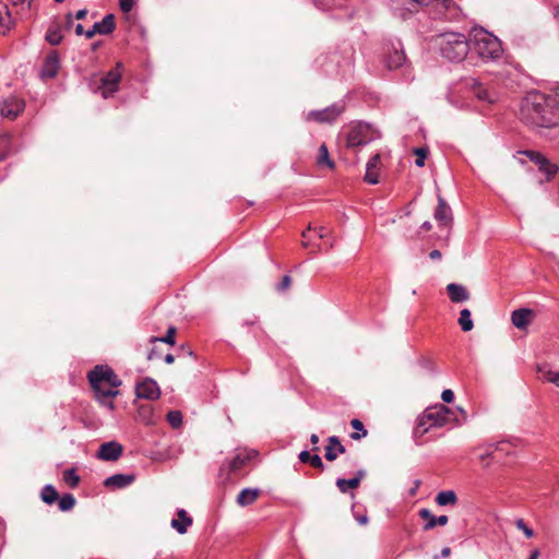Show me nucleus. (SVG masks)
<instances>
[{
  "label": "nucleus",
  "instance_id": "obj_1",
  "mask_svg": "<svg viewBox=\"0 0 559 559\" xmlns=\"http://www.w3.org/2000/svg\"><path fill=\"white\" fill-rule=\"evenodd\" d=\"M91 388L96 400L108 409L115 408L114 399L119 394L117 390L121 380L109 366H95L87 374Z\"/></svg>",
  "mask_w": 559,
  "mask_h": 559
},
{
  "label": "nucleus",
  "instance_id": "obj_2",
  "mask_svg": "<svg viewBox=\"0 0 559 559\" xmlns=\"http://www.w3.org/2000/svg\"><path fill=\"white\" fill-rule=\"evenodd\" d=\"M548 95L540 92L528 93L521 102L520 114L522 120L534 127L550 128L554 126V118L550 115Z\"/></svg>",
  "mask_w": 559,
  "mask_h": 559
},
{
  "label": "nucleus",
  "instance_id": "obj_3",
  "mask_svg": "<svg viewBox=\"0 0 559 559\" xmlns=\"http://www.w3.org/2000/svg\"><path fill=\"white\" fill-rule=\"evenodd\" d=\"M441 55L450 61H462L467 56L471 44L464 35L459 33H444L437 38Z\"/></svg>",
  "mask_w": 559,
  "mask_h": 559
},
{
  "label": "nucleus",
  "instance_id": "obj_4",
  "mask_svg": "<svg viewBox=\"0 0 559 559\" xmlns=\"http://www.w3.org/2000/svg\"><path fill=\"white\" fill-rule=\"evenodd\" d=\"M473 48L484 60H496L502 55L500 40L484 28L474 29Z\"/></svg>",
  "mask_w": 559,
  "mask_h": 559
},
{
  "label": "nucleus",
  "instance_id": "obj_5",
  "mask_svg": "<svg viewBox=\"0 0 559 559\" xmlns=\"http://www.w3.org/2000/svg\"><path fill=\"white\" fill-rule=\"evenodd\" d=\"M378 138L376 130L370 124L359 122L349 130L346 144L348 147L362 146Z\"/></svg>",
  "mask_w": 559,
  "mask_h": 559
},
{
  "label": "nucleus",
  "instance_id": "obj_6",
  "mask_svg": "<svg viewBox=\"0 0 559 559\" xmlns=\"http://www.w3.org/2000/svg\"><path fill=\"white\" fill-rule=\"evenodd\" d=\"M451 409L442 404H438L425 411L419 417V427L430 423V426L442 427L448 423V415Z\"/></svg>",
  "mask_w": 559,
  "mask_h": 559
},
{
  "label": "nucleus",
  "instance_id": "obj_7",
  "mask_svg": "<svg viewBox=\"0 0 559 559\" xmlns=\"http://www.w3.org/2000/svg\"><path fill=\"white\" fill-rule=\"evenodd\" d=\"M121 68L122 64L118 62L116 68L107 72L102 79L98 90L100 91L104 98L112 96L119 87L121 80Z\"/></svg>",
  "mask_w": 559,
  "mask_h": 559
},
{
  "label": "nucleus",
  "instance_id": "obj_8",
  "mask_svg": "<svg viewBox=\"0 0 559 559\" xmlns=\"http://www.w3.org/2000/svg\"><path fill=\"white\" fill-rule=\"evenodd\" d=\"M344 109L345 107L342 103H335L324 109L307 112L306 120L319 123H331L344 111Z\"/></svg>",
  "mask_w": 559,
  "mask_h": 559
},
{
  "label": "nucleus",
  "instance_id": "obj_9",
  "mask_svg": "<svg viewBox=\"0 0 559 559\" xmlns=\"http://www.w3.org/2000/svg\"><path fill=\"white\" fill-rule=\"evenodd\" d=\"M384 62L389 70L402 69L403 74L406 76L408 64L402 47L393 45L388 50Z\"/></svg>",
  "mask_w": 559,
  "mask_h": 559
},
{
  "label": "nucleus",
  "instance_id": "obj_10",
  "mask_svg": "<svg viewBox=\"0 0 559 559\" xmlns=\"http://www.w3.org/2000/svg\"><path fill=\"white\" fill-rule=\"evenodd\" d=\"M525 154L537 166L538 170L546 176V180H550L557 174L558 166L540 153L527 151Z\"/></svg>",
  "mask_w": 559,
  "mask_h": 559
},
{
  "label": "nucleus",
  "instance_id": "obj_11",
  "mask_svg": "<svg viewBox=\"0 0 559 559\" xmlns=\"http://www.w3.org/2000/svg\"><path fill=\"white\" fill-rule=\"evenodd\" d=\"M135 394L140 399L154 401L159 397L160 390L155 380L152 378H145L143 381L136 384Z\"/></svg>",
  "mask_w": 559,
  "mask_h": 559
},
{
  "label": "nucleus",
  "instance_id": "obj_12",
  "mask_svg": "<svg viewBox=\"0 0 559 559\" xmlns=\"http://www.w3.org/2000/svg\"><path fill=\"white\" fill-rule=\"evenodd\" d=\"M123 452V447L117 441L104 442L100 444L97 457L103 461H117Z\"/></svg>",
  "mask_w": 559,
  "mask_h": 559
},
{
  "label": "nucleus",
  "instance_id": "obj_13",
  "mask_svg": "<svg viewBox=\"0 0 559 559\" xmlns=\"http://www.w3.org/2000/svg\"><path fill=\"white\" fill-rule=\"evenodd\" d=\"M116 23L114 14H107L100 22H96L93 27L85 32L86 38H92L96 34L109 35L115 31Z\"/></svg>",
  "mask_w": 559,
  "mask_h": 559
},
{
  "label": "nucleus",
  "instance_id": "obj_14",
  "mask_svg": "<svg viewBox=\"0 0 559 559\" xmlns=\"http://www.w3.org/2000/svg\"><path fill=\"white\" fill-rule=\"evenodd\" d=\"M24 109L23 100L16 97L5 99L1 106V115L9 119H14Z\"/></svg>",
  "mask_w": 559,
  "mask_h": 559
},
{
  "label": "nucleus",
  "instance_id": "obj_15",
  "mask_svg": "<svg viewBox=\"0 0 559 559\" xmlns=\"http://www.w3.org/2000/svg\"><path fill=\"white\" fill-rule=\"evenodd\" d=\"M467 85L473 91L474 95L483 102L487 103H495L498 98L497 94L495 92L488 91L486 87L483 86L480 82H478L476 79H471L467 81Z\"/></svg>",
  "mask_w": 559,
  "mask_h": 559
},
{
  "label": "nucleus",
  "instance_id": "obj_16",
  "mask_svg": "<svg viewBox=\"0 0 559 559\" xmlns=\"http://www.w3.org/2000/svg\"><path fill=\"white\" fill-rule=\"evenodd\" d=\"M435 219L440 226H447L452 222V211L441 195H438V205L435 210Z\"/></svg>",
  "mask_w": 559,
  "mask_h": 559
},
{
  "label": "nucleus",
  "instance_id": "obj_17",
  "mask_svg": "<svg viewBox=\"0 0 559 559\" xmlns=\"http://www.w3.org/2000/svg\"><path fill=\"white\" fill-rule=\"evenodd\" d=\"M445 289L452 302L460 304L471 298L469 292L462 284L450 283L447 285Z\"/></svg>",
  "mask_w": 559,
  "mask_h": 559
},
{
  "label": "nucleus",
  "instance_id": "obj_18",
  "mask_svg": "<svg viewBox=\"0 0 559 559\" xmlns=\"http://www.w3.org/2000/svg\"><path fill=\"white\" fill-rule=\"evenodd\" d=\"M134 479L133 474H115L104 480V486L112 489H121L130 486Z\"/></svg>",
  "mask_w": 559,
  "mask_h": 559
},
{
  "label": "nucleus",
  "instance_id": "obj_19",
  "mask_svg": "<svg viewBox=\"0 0 559 559\" xmlns=\"http://www.w3.org/2000/svg\"><path fill=\"white\" fill-rule=\"evenodd\" d=\"M536 371L544 382H549L559 388V370H556L550 364L545 362L538 365Z\"/></svg>",
  "mask_w": 559,
  "mask_h": 559
},
{
  "label": "nucleus",
  "instance_id": "obj_20",
  "mask_svg": "<svg viewBox=\"0 0 559 559\" xmlns=\"http://www.w3.org/2000/svg\"><path fill=\"white\" fill-rule=\"evenodd\" d=\"M533 317V310L527 308H521L512 312L511 320L514 326H516L520 330H524L530 324Z\"/></svg>",
  "mask_w": 559,
  "mask_h": 559
},
{
  "label": "nucleus",
  "instance_id": "obj_21",
  "mask_svg": "<svg viewBox=\"0 0 559 559\" xmlns=\"http://www.w3.org/2000/svg\"><path fill=\"white\" fill-rule=\"evenodd\" d=\"M59 69V56L56 51H51L45 60L44 67L41 69L43 78H55L57 75Z\"/></svg>",
  "mask_w": 559,
  "mask_h": 559
},
{
  "label": "nucleus",
  "instance_id": "obj_22",
  "mask_svg": "<svg viewBox=\"0 0 559 559\" xmlns=\"http://www.w3.org/2000/svg\"><path fill=\"white\" fill-rule=\"evenodd\" d=\"M178 519H173L170 526L176 530L179 534L187 533L188 528L192 525V518L188 515L186 510L180 509L177 512Z\"/></svg>",
  "mask_w": 559,
  "mask_h": 559
},
{
  "label": "nucleus",
  "instance_id": "obj_23",
  "mask_svg": "<svg viewBox=\"0 0 559 559\" xmlns=\"http://www.w3.org/2000/svg\"><path fill=\"white\" fill-rule=\"evenodd\" d=\"M419 516L427 520V523L424 526L425 531L432 530L437 525L444 526L449 521L447 515L435 516L428 509H421L419 511Z\"/></svg>",
  "mask_w": 559,
  "mask_h": 559
},
{
  "label": "nucleus",
  "instance_id": "obj_24",
  "mask_svg": "<svg viewBox=\"0 0 559 559\" xmlns=\"http://www.w3.org/2000/svg\"><path fill=\"white\" fill-rule=\"evenodd\" d=\"M345 447L341 443L340 439L335 436L329 438V444L325 447V459L334 461L338 453H344Z\"/></svg>",
  "mask_w": 559,
  "mask_h": 559
},
{
  "label": "nucleus",
  "instance_id": "obj_25",
  "mask_svg": "<svg viewBox=\"0 0 559 559\" xmlns=\"http://www.w3.org/2000/svg\"><path fill=\"white\" fill-rule=\"evenodd\" d=\"M257 451H242L235 455V457L229 462V468L231 472L239 471L248 461L253 459L257 455Z\"/></svg>",
  "mask_w": 559,
  "mask_h": 559
},
{
  "label": "nucleus",
  "instance_id": "obj_26",
  "mask_svg": "<svg viewBox=\"0 0 559 559\" xmlns=\"http://www.w3.org/2000/svg\"><path fill=\"white\" fill-rule=\"evenodd\" d=\"M259 495V489L245 488L239 492L236 501L240 507H247L252 504L258 499Z\"/></svg>",
  "mask_w": 559,
  "mask_h": 559
},
{
  "label": "nucleus",
  "instance_id": "obj_27",
  "mask_svg": "<svg viewBox=\"0 0 559 559\" xmlns=\"http://www.w3.org/2000/svg\"><path fill=\"white\" fill-rule=\"evenodd\" d=\"M63 36L61 33V26L57 23H53L49 26L47 33H46V40L52 45L57 46L61 43Z\"/></svg>",
  "mask_w": 559,
  "mask_h": 559
},
{
  "label": "nucleus",
  "instance_id": "obj_28",
  "mask_svg": "<svg viewBox=\"0 0 559 559\" xmlns=\"http://www.w3.org/2000/svg\"><path fill=\"white\" fill-rule=\"evenodd\" d=\"M457 501L456 493L453 490H444L440 491L436 496V502L443 507V506H454Z\"/></svg>",
  "mask_w": 559,
  "mask_h": 559
},
{
  "label": "nucleus",
  "instance_id": "obj_29",
  "mask_svg": "<svg viewBox=\"0 0 559 559\" xmlns=\"http://www.w3.org/2000/svg\"><path fill=\"white\" fill-rule=\"evenodd\" d=\"M548 99H551L548 106L551 110L550 115L554 118V124H556L559 119V87L554 92V94L548 95Z\"/></svg>",
  "mask_w": 559,
  "mask_h": 559
},
{
  "label": "nucleus",
  "instance_id": "obj_30",
  "mask_svg": "<svg viewBox=\"0 0 559 559\" xmlns=\"http://www.w3.org/2000/svg\"><path fill=\"white\" fill-rule=\"evenodd\" d=\"M41 500L47 504H52L58 500V492L52 485H46L40 493Z\"/></svg>",
  "mask_w": 559,
  "mask_h": 559
},
{
  "label": "nucleus",
  "instance_id": "obj_31",
  "mask_svg": "<svg viewBox=\"0 0 559 559\" xmlns=\"http://www.w3.org/2000/svg\"><path fill=\"white\" fill-rule=\"evenodd\" d=\"M459 324L464 332L473 330L474 322L471 318V311L468 309H462L460 312Z\"/></svg>",
  "mask_w": 559,
  "mask_h": 559
},
{
  "label": "nucleus",
  "instance_id": "obj_32",
  "mask_svg": "<svg viewBox=\"0 0 559 559\" xmlns=\"http://www.w3.org/2000/svg\"><path fill=\"white\" fill-rule=\"evenodd\" d=\"M12 152L11 138L9 134L0 135V160H3Z\"/></svg>",
  "mask_w": 559,
  "mask_h": 559
},
{
  "label": "nucleus",
  "instance_id": "obj_33",
  "mask_svg": "<svg viewBox=\"0 0 559 559\" xmlns=\"http://www.w3.org/2000/svg\"><path fill=\"white\" fill-rule=\"evenodd\" d=\"M350 426L355 430H357L356 432H353L350 435V438L353 440H360L361 438L367 436L368 431L365 429L364 424L359 419H357V418L352 419Z\"/></svg>",
  "mask_w": 559,
  "mask_h": 559
},
{
  "label": "nucleus",
  "instance_id": "obj_34",
  "mask_svg": "<svg viewBox=\"0 0 559 559\" xmlns=\"http://www.w3.org/2000/svg\"><path fill=\"white\" fill-rule=\"evenodd\" d=\"M336 486L341 492L345 493L348 491V489H355L359 485H358V479H354V477H353L350 479L338 478L336 480Z\"/></svg>",
  "mask_w": 559,
  "mask_h": 559
},
{
  "label": "nucleus",
  "instance_id": "obj_35",
  "mask_svg": "<svg viewBox=\"0 0 559 559\" xmlns=\"http://www.w3.org/2000/svg\"><path fill=\"white\" fill-rule=\"evenodd\" d=\"M75 506V498L71 493H66L59 499V509L63 512L70 511Z\"/></svg>",
  "mask_w": 559,
  "mask_h": 559
},
{
  "label": "nucleus",
  "instance_id": "obj_36",
  "mask_svg": "<svg viewBox=\"0 0 559 559\" xmlns=\"http://www.w3.org/2000/svg\"><path fill=\"white\" fill-rule=\"evenodd\" d=\"M318 164H325L329 168L334 167V162L329 156V151L325 144H322L319 148Z\"/></svg>",
  "mask_w": 559,
  "mask_h": 559
},
{
  "label": "nucleus",
  "instance_id": "obj_37",
  "mask_svg": "<svg viewBox=\"0 0 559 559\" xmlns=\"http://www.w3.org/2000/svg\"><path fill=\"white\" fill-rule=\"evenodd\" d=\"M63 480L71 487L74 488L80 483V476L76 474L75 469L69 468L63 472Z\"/></svg>",
  "mask_w": 559,
  "mask_h": 559
},
{
  "label": "nucleus",
  "instance_id": "obj_38",
  "mask_svg": "<svg viewBox=\"0 0 559 559\" xmlns=\"http://www.w3.org/2000/svg\"><path fill=\"white\" fill-rule=\"evenodd\" d=\"M167 421L173 428H179L182 424V414L179 411H170L167 414Z\"/></svg>",
  "mask_w": 559,
  "mask_h": 559
},
{
  "label": "nucleus",
  "instance_id": "obj_39",
  "mask_svg": "<svg viewBox=\"0 0 559 559\" xmlns=\"http://www.w3.org/2000/svg\"><path fill=\"white\" fill-rule=\"evenodd\" d=\"M175 334H176V329L174 326H170L168 330H167V333L165 336L163 337H152L151 338V342H163V343H166V344H169V345H174L175 344Z\"/></svg>",
  "mask_w": 559,
  "mask_h": 559
},
{
  "label": "nucleus",
  "instance_id": "obj_40",
  "mask_svg": "<svg viewBox=\"0 0 559 559\" xmlns=\"http://www.w3.org/2000/svg\"><path fill=\"white\" fill-rule=\"evenodd\" d=\"M414 154L416 155L415 164L418 167H423L425 165V159L428 154V150L425 147H417L414 150Z\"/></svg>",
  "mask_w": 559,
  "mask_h": 559
},
{
  "label": "nucleus",
  "instance_id": "obj_41",
  "mask_svg": "<svg viewBox=\"0 0 559 559\" xmlns=\"http://www.w3.org/2000/svg\"><path fill=\"white\" fill-rule=\"evenodd\" d=\"M515 526L520 531H522L527 538H531L534 536V531L525 524L523 519H518L515 521Z\"/></svg>",
  "mask_w": 559,
  "mask_h": 559
},
{
  "label": "nucleus",
  "instance_id": "obj_42",
  "mask_svg": "<svg viewBox=\"0 0 559 559\" xmlns=\"http://www.w3.org/2000/svg\"><path fill=\"white\" fill-rule=\"evenodd\" d=\"M139 416L146 425L153 424L152 409L150 407H141L139 411Z\"/></svg>",
  "mask_w": 559,
  "mask_h": 559
},
{
  "label": "nucleus",
  "instance_id": "obj_43",
  "mask_svg": "<svg viewBox=\"0 0 559 559\" xmlns=\"http://www.w3.org/2000/svg\"><path fill=\"white\" fill-rule=\"evenodd\" d=\"M432 426H430V423L426 424L425 426H421L419 427V419L417 420V426L416 428L414 429V438L415 439H418V438H421L426 432L429 431V429L431 428Z\"/></svg>",
  "mask_w": 559,
  "mask_h": 559
},
{
  "label": "nucleus",
  "instance_id": "obj_44",
  "mask_svg": "<svg viewBox=\"0 0 559 559\" xmlns=\"http://www.w3.org/2000/svg\"><path fill=\"white\" fill-rule=\"evenodd\" d=\"M379 164H380V155L374 154L367 163L366 170H373L378 167Z\"/></svg>",
  "mask_w": 559,
  "mask_h": 559
},
{
  "label": "nucleus",
  "instance_id": "obj_45",
  "mask_svg": "<svg viewBox=\"0 0 559 559\" xmlns=\"http://www.w3.org/2000/svg\"><path fill=\"white\" fill-rule=\"evenodd\" d=\"M133 0H119V5L122 12L128 13L133 8Z\"/></svg>",
  "mask_w": 559,
  "mask_h": 559
},
{
  "label": "nucleus",
  "instance_id": "obj_46",
  "mask_svg": "<svg viewBox=\"0 0 559 559\" xmlns=\"http://www.w3.org/2000/svg\"><path fill=\"white\" fill-rule=\"evenodd\" d=\"M364 180L370 185H376L379 182L378 176L372 173V170H366Z\"/></svg>",
  "mask_w": 559,
  "mask_h": 559
},
{
  "label": "nucleus",
  "instance_id": "obj_47",
  "mask_svg": "<svg viewBox=\"0 0 559 559\" xmlns=\"http://www.w3.org/2000/svg\"><path fill=\"white\" fill-rule=\"evenodd\" d=\"M441 399H442V401H443V402H445V403H451V402H453V400H454V393H453V391H452V390H450V389L444 390V391L442 392V394H441Z\"/></svg>",
  "mask_w": 559,
  "mask_h": 559
},
{
  "label": "nucleus",
  "instance_id": "obj_48",
  "mask_svg": "<svg viewBox=\"0 0 559 559\" xmlns=\"http://www.w3.org/2000/svg\"><path fill=\"white\" fill-rule=\"evenodd\" d=\"M309 463L316 468L323 467V462L318 454L311 455Z\"/></svg>",
  "mask_w": 559,
  "mask_h": 559
},
{
  "label": "nucleus",
  "instance_id": "obj_49",
  "mask_svg": "<svg viewBox=\"0 0 559 559\" xmlns=\"http://www.w3.org/2000/svg\"><path fill=\"white\" fill-rule=\"evenodd\" d=\"M290 283H292V280L288 275H285L283 278H282V282L280 283L278 285V290H285L287 289L289 286H290Z\"/></svg>",
  "mask_w": 559,
  "mask_h": 559
},
{
  "label": "nucleus",
  "instance_id": "obj_50",
  "mask_svg": "<svg viewBox=\"0 0 559 559\" xmlns=\"http://www.w3.org/2000/svg\"><path fill=\"white\" fill-rule=\"evenodd\" d=\"M310 457H311V454L306 450H304L299 453V460L302 463H309Z\"/></svg>",
  "mask_w": 559,
  "mask_h": 559
},
{
  "label": "nucleus",
  "instance_id": "obj_51",
  "mask_svg": "<svg viewBox=\"0 0 559 559\" xmlns=\"http://www.w3.org/2000/svg\"><path fill=\"white\" fill-rule=\"evenodd\" d=\"M73 25V16L69 13L67 16H66V24H64V27L67 29H70Z\"/></svg>",
  "mask_w": 559,
  "mask_h": 559
},
{
  "label": "nucleus",
  "instance_id": "obj_52",
  "mask_svg": "<svg viewBox=\"0 0 559 559\" xmlns=\"http://www.w3.org/2000/svg\"><path fill=\"white\" fill-rule=\"evenodd\" d=\"M87 14V10L86 9H81L79 10L76 13H75V19L76 20H83Z\"/></svg>",
  "mask_w": 559,
  "mask_h": 559
},
{
  "label": "nucleus",
  "instance_id": "obj_53",
  "mask_svg": "<svg viewBox=\"0 0 559 559\" xmlns=\"http://www.w3.org/2000/svg\"><path fill=\"white\" fill-rule=\"evenodd\" d=\"M429 257L430 259L432 260H440L442 254L439 250H432L430 253H429Z\"/></svg>",
  "mask_w": 559,
  "mask_h": 559
},
{
  "label": "nucleus",
  "instance_id": "obj_54",
  "mask_svg": "<svg viewBox=\"0 0 559 559\" xmlns=\"http://www.w3.org/2000/svg\"><path fill=\"white\" fill-rule=\"evenodd\" d=\"M356 520L360 525H366L369 521L366 514L356 516Z\"/></svg>",
  "mask_w": 559,
  "mask_h": 559
},
{
  "label": "nucleus",
  "instance_id": "obj_55",
  "mask_svg": "<svg viewBox=\"0 0 559 559\" xmlns=\"http://www.w3.org/2000/svg\"><path fill=\"white\" fill-rule=\"evenodd\" d=\"M310 441L313 445H317L319 443V437L316 435V433H312L311 437H310ZM314 451H318L319 448L318 447H314L313 448Z\"/></svg>",
  "mask_w": 559,
  "mask_h": 559
},
{
  "label": "nucleus",
  "instance_id": "obj_56",
  "mask_svg": "<svg viewBox=\"0 0 559 559\" xmlns=\"http://www.w3.org/2000/svg\"><path fill=\"white\" fill-rule=\"evenodd\" d=\"M419 486H420V480H418V479L415 480L413 488L409 490V495L415 496Z\"/></svg>",
  "mask_w": 559,
  "mask_h": 559
},
{
  "label": "nucleus",
  "instance_id": "obj_57",
  "mask_svg": "<svg viewBox=\"0 0 559 559\" xmlns=\"http://www.w3.org/2000/svg\"><path fill=\"white\" fill-rule=\"evenodd\" d=\"M365 475H366V472L364 469H360V471L357 472V474L354 477V479H358V485L360 484V481L365 477Z\"/></svg>",
  "mask_w": 559,
  "mask_h": 559
},
{
  "label": "nucleus",
  "instance_id": "obj_58",
  "mask_svg": "<svg viewBox=\"0 0 559 559\" xmlns=\"http://www.w3.org/2000/svg\"><path fill=\"white\" fill-rule=\"evenodd\" d=\"M420 228H421L423 230L428 231V230H430V229L432 228V225H431V223H430V222L426 221V222H424V223L421 224Z\"/></svg>",
  "mask_w": 559,
  "mask_h": 559
},
{
  "label": "nucleus",
  "instance_id": "obj_59",
  "mask_svg": "<svg viewBox=\"0 0 559 559\" xmlns=\"http://www.w3.org/2000/svg\"><path fill=\"white\" fill-rule=\"evenodd\" d=\"M317 231H318V235H319L320 238H324L326 236V228L325 227L321 226V227H319L317 229Z\"/></svg>",
  "mask_w": 559,
  "mask_h": 559
},
{
  "label": "nucleus",
  "instance_id": "obj_60",
  "mask_svg": "<svg viewBox=\"0 0 559 559\" xmlns=\"http://www.w3.org/2000/svg\"><path fill=\"white\" fill-rule=\"evenodd\" d=\"M75 34L79 35V36L85 35L84 28H83V26L81 24H78L75 26Z\"/></svg>",
  "mask_w": 559,
  "mask_h": 559
},
{
  "label": "nucleus",
  "instance_id": "obj_61",
  "mask_svg": "<svg viewBox=\"0 0 559 559\" xmlns=\"http://www.w3.org/2000/svg\"><path fill=\"white\" fill-rule=\"evenodd\" d=\"M540 552L538 549H534L527 559H538Z\"/></svg>",
  "mask_w": 559,
  "mask_h": 559
},
{
  "label": "nucleus",
  "instance_id": "obj_62",
  "mask_svg": "<svg viewBox=\"0 0 559 559\" xmlns=\"http://www.w3.org/2000/svg\"><path fill=\"white\" fill-rule=\"evenodd\" d=\"M164 359H165V362L169 365V364L174 362L175 357L171 354H167Z\"/></svg>",
  "mask_w": 559,
  "mask_h": 559
},
{
  "label": "nucleus",
  "instance_id": "obj_63",
  "mask_svg": "<svg viewBox=\"0 0 559 559\" xmlns=\"http://www.w3.org/2000/svg\"><path fill=\"white\" fill-rule=\"evenodd\" d=\"M156 356H157V354H156L155 349H151V352H150V353H148V355H147V359H148V360H152V359H154Z\"/></svg>",
  "mask_w": 559,
  "mask_h": 559
},
{
  "label": "nucleus",
  "instance_id": "obj_64",
  "mask_svg": "<svg viewBox=\"0 0 559 559\" xmlns=\"http://www.w3.org/2000/svg\"><path fill=\"white\" fill-rule=\"evenodd\" d=\"M451 550L450 548L445 547L441 550L442 557H448L450 555Z\"/></svg>",
  "mask_w": 559,
  "mask_h": 559
}]
</instances>
